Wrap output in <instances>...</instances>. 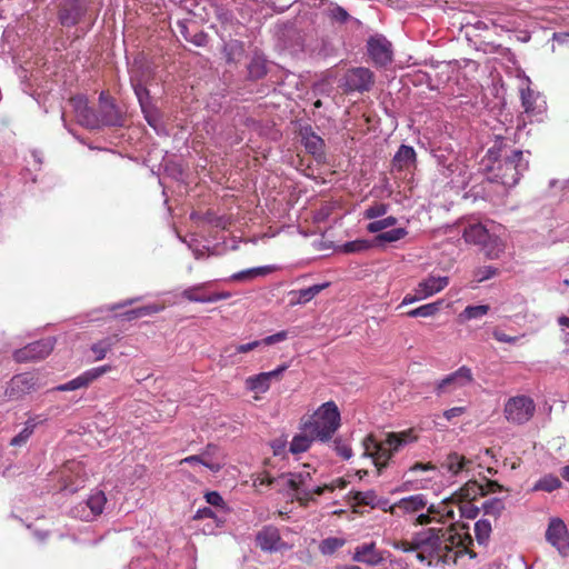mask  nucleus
I'll return each instance as SVG.
<instances>
[{
  "label": "nucleus",
  "mask_w": 569,
  "mask_h": 569,
  "mask_svg": "<svg viewBox=\"0 0 569 569\" xmlns=\"http://www.w3.org/2000/svg\"><path fill=\"white\" fill-rule=\"evenodd\" d=\"M471 545V536L460 532L452 523L446 528H428L415 533L416 557L428 566L457 565L465 556L473 559L476 553L470 549Z\"/></svg>",
  "instance_id": "1"
},
{
  "label": "nucleus",
  "mask_w": 569,
  "mask_h": 569,
  "mask_svg": "<svg viewBox=\"0 0 569 569\" xmlns=\"http://www.w3.org/2000/svg\"><path fill=\"white\" fill-rule=\"evenodd\" d=\"M415 439V437H411L410 431L388 433L387 438L382 441H377L373 436L369 435L362 440L363 457L371 458L373 465L380 471L396 452Z\"/></svg>",
  "instance_id": "2"
},
{
  "label": "nucleus",
  "mask_w": 569,
  "mask_h": 569,
  "mask_svg": "<svg viewBox=\"0 0 569 569\" xmlns=\"http://www.w3.org/2000/svg\"><path fill=\"white\" fill-rule=\"evenodd\" d=\"M340 411L333 401L322 403L302 423V430L321 442L329 441L340 427Z\"/></svg>",
  "instance_id": "3"
},
{
  "label": "nucleus",
  "mask_w": 569,
  "mask_h": 569,
  "mask_svg": "<svg viewBox=\"0 0 569 569\" xmlns=\"http://www.w3.org/2000/svg\"><path fill=\"white\" fill-rule=\"evenodd\" d=\"M528 167L529 162L523 158L521 150L500 149L499 160L492 168L490 179L507 188H511L519 182Z\"/></svg>",
  "instance_id": "4"
},
{
  "label": "nucleus",
  "mask_w": 569,
  "mask_h": 569,
  "mask_svg": "<svg viewBox=\"0 0 569 569\" xmlns=\"http://www.w3.org/2000/svg\"><path fill=\"white\" fill-rule=\"evenodd\" d=\"M288 487L295 491L297 499L309 500L315 495L321 496L325 490H333L332 486H311V471L309 466L298 472L288 473L286 477Z\"/></svg>",
  "instance_id": "5"
},
{
  "label": "nucleus",
  "mask_w": 569,
  "mask_h": 569,
  "mask_svg": "<svg viewBox=\"0 0 569 569\" xmlns=\"http://www.w3.org/2000/svg\"><path fill=\"white\" fill-rule=\"evenodd\" d=\"M536 411V405L530 397L516 396L507 400L503 408L505 418L516 425L528 422Z\"/></svg>",
  "instance_id": "6"
},
{
  "label": "nucleus",
  "mask_w": 569,
  "mask_h": 569,
  "mask_svg": "<svg viewBox=\"0 0 569 569\" xmlns=\"http://www.w3.org/2000/svg\"><path fill=\"white\" fill-rule=\"evenodd\" d=\"M106 503L107 497L104 492L97 490L93 491L87 500L80 501L73 506L70 513L74 518L92 521L103 512Z\"/></svg>",
  "instance_id": "7"
},
{
  "label": "nucleus",
  "mask_w": 569,
  "mask_h": 569,
  "mask_svg": "<svg viewBox=\"0 0 569 569\" xmlns=\"http://www.w3.org/2000/svg\"><path fill=\"white\" fill-rule=\"evenodd\" d=\"M473 380L470 368L462 366L455 372L446 376L435 383V392L438 397L452 393L456 390L470 385Z\"/></svg>",
  "instance_id": "8"
},
{
  "label": "nucleus",
  "mask_w": 569,
  "mask_h": 569,
  "mask_svg": "<svg viewBox=\"0 0 569 569\" xmlns=\"http://www.w3.org/2000/svg\"><path fill=\"white\" fill-rule=\"evenodd\" d=\"M375 83V74L371 70L363 67L349 69L343 76V88L346 92H366Z\"/></svg>",
  "instance_id": "9"
},
{
  "label": "nucleus",
  "mask_w": 569,
  "mask_h": 569,
  "mask_svg": "<svg viewBox=\"0 0 569 569\" xmlns=\"http://www.w3.org/2000/svg\"><path fill=\"white\" fill-rule=\"evenodd\" d=\"M367 51L377 67H386L392 61V44L382 34H376L368 39Z\"/></svg>",
  "instance_id": "10"
},
{
  "label": "nucleus",
  "mask_w": 569,
  "mask_h": 569,
  "mask_svg": "<svg viewBox=\"0 0 569 569\" xmlns=\"http://www.w3.org/2000/svg\"><path fill=\"white\" fill-rule=\"evenodd\" d=\"M89 8V0H62L58 19L63 27H73L80 22Z\"/></svg>",
  "instance_id": "11"
},
{
  "label": "nucleus",
  "mask_w": 569,
  "mask_h": 569,
  "mask_svg": "<svg viewBox=\"0 0 569 569\" xmlns=\"http://www.w3.org/2000/svg\"><path fill=\"white\" fill-rule=\"evenodd\" d=\"M546 540L555 547L561 556L569 552V532L566 523L558 517L550 518Z\"/></svg>",
  "instance_id": "12"
},
{
  "label": "nucleus",
  "mask_w": 569,
  "mask_h": 569,
  "mask_svg": "<svg viewBox=\"0 0 569 569\" xmlns=\"http://www.w3.org/2000/svg\"><path fill=\"white\" fill-rule=\"evenodd\" d=\"M54 339L46 338L16 350L13 357L18 362L40 360L50 355L53 350Z\"/></svg>",
  "instance_id": "13"
},
{
  "label": "nucleus",
  "mask_w": 569,
  "mask_h": 569,
  "mask_svg": "<svg viewBox=\"0 0 569 569\" xmlns=\"http://www.w3.org/2000/svg\"><path fill=\"white\" fill-rule=\"evenodd\" d=\"M99 101L98 128L102 126L122 127L124 124L123 116L113 101L104 92L100 93Z\"/></svg>",
  "instance_id": "14"
},
{
  "label": "nucleus",
  "mask_w": 569,
  "mask_h": 569,
  "mask_svg": "<svg viewBox=\"0 0 569 569\" xmlns=\"http://www.w3.org/2000/svg\"><path fill=\"white\" fill-rule=\"evenodd\" d=\"M70 104L76 113L77 121L82 127L98 129V113L89 107L86 97H73L70 99Z\"/></svg>",
  "instance_id": "15"
},
{
  "label": "nucleus",
  "mask_w": 569,
  "mask_h": 569,
  "mask_svg": "<svg viewBox=\"0 0 569 569\" xmlns=\"http://www.w3.org/2000/svg\"><path fill=\"white\" fill-rule=\"evenodd\" d=\"M36 389V379L31 373H21L14 376L7 389L6 397L9 400H19L23 398L26 395L30 393Z\"/></svg>",
  "instance_id": "16"
},
{
  "label": "nucleus",
  "mask_w": 569,
  "mask_h": 569,
  "mask_svg": "<svg viewBox=\"0 0 569 569\" xmlns=\"http://www.w3.org/2000/svg\"><path fill=\"white\" fill-rule=\"evenodd\" d=\"M112 367L110 365H104L96 368H91L74 379L62 383L57 387L58 391H73L80 388L88 387L92 381L97 380L104 373L111 371Z\"/></svg>",
  "instance_id": "17"
},
{
  "label": "nucleus",
  "mask_w": 569,
  "mask_h": 569,
  "mask_svg": "<svg viewBox=\"0 0 569 569\" xmlns=\"http://www.w3.org/2000/svg\"><path fill=\"white\" fill-rule=\"evenodd\" d=\"M287 365H281L272 371L250 376L244 381L246 388L250 391L264 393L269 390L271 381L273 379H280L281 375L287 370Z\"/></svg>",
  "instance_id": "18"
},
{
  "label": "nucleus",
  "mask_w": 569,
  "mask_h": 569,
  "mask_svg": "<svg viewBox=\"0 0 569 569\" xmlns=\"http://www.w3.org/2000/svg\"><path fill=\"white\" fill-rule=\"evenodd\" d=\"M257 546L267 552H276L287 549V543L281 539L278 528L273 526L263 527L256 537Z\"/></svg>",
  "instance_id": "19"
},
{
  "label": "nucleus",
  "mask_w": 569,
  "mask_h": 569,
  "mask_svg": "<svg viewBox=\"0 0 569 569\" xmlns=\"http://www.w3.org/2000/svg\"><path fill=\"white\" fill-rule=\"evenodd\" d=\"M445 519H455V507L451 503L448 502H441L438 506H430L428 508L427 513H420L416 518V525H427L432 521H442L445 522Z\"/></svg>",
  "instance_id": "20"
},
{
  "label": "nucleus",
  "mask_w": 569,
  "mask_h": 569,
  "mask_svg": "<svg viewBox=\"0 0 569 569\" xmlns=\"http://www.w3.org/2000/svg\"><path fill=\"white\" fill-rule=\"evenodd\" d=\"M449 284V277L429 274L415 287L413 291L419 292L420 298H429L442 291Z\"/></svg>",
  "instance_id": "21"
},
{
  "label": "nucleus",
  "mask_w": 569,
  "mask_h": 569,
  "mask_svg": "<svg viewBox=\"0 0 569 569\" xmlns=\"http://www.w3.org/2000/svg\"><path fill=\"white\" fill-rule=\"evenodd\" d=\"M211 282H202L194 284L192 287H189L184 289L181 292V296L191 302H200V303H212L220 300L229 299L231 297V293L228 291L223 292H214L210 293L208 296H197L196 291L204 290Z\"/></svg>",
  "instance_id": "22"
},
{
  "label": "nucleus",
  "mask_w": 569,
  "mask_h": 569,
  "mask_svg": "<svg viewBox=\"0 0 569 569\" xmlns=\"http://www.w3.org/2000/svg\"><path fill=\"white\" fill-rule=\"evenodd\" d=\"M442 174L449 178L451 183L457 187L466 188L470 182V173L468 167L458 160L448 162L442 169Z\"/></svg>",
  "instance_id": "23"
},
{
  "label": "nucleus",
  "mask_w": 569,
  "mask_h": 569,
  "mask_svg": "<svg viewBox=\"0 0 569 569\" xmlns=\"http://www.w3.org/2000/svg\"><path fill=\"white\" fill-rule=\"evenodd\" d=\"M417 153L415 149L407 144H401L393 156L392 170L410 171L416 168Z\"/></svg>",
  "instance_id": "24"
},
{
  "label": "nucleus",
  "mask_w": 569,
  "mask_h": 569,
  "mask_svg": "<svg viewBox=\"0 0 569 569\" xmlns=\"http://www.w3.org/2000/svg\"><path fill=\"white\" fill-rule=\"evenodd\" d=\"M427 506V499L423 495L418 493L400 499L389 508V512L397 515L398 510L403 513H415L421 511Z\"/></svg>",
  "instance_id": "25"
},
{
  "label": "nucleus",
  "mask_w": 569,
  "mask_h": 569,
  "mask_svg": "<svg viewBox=\"0 0 569 569\" xmlns=\"http://www.w3.org/2000/svg\"><path fill=\"white\" fill-rule=\"evenodd\" d=\"M521 100L525 112L529 116H539L546 110V101L539 93L535 92L530 88L522 90Z\"/></svg>",
  "instance_id": "26"
},
{
  "label": "nucleus",
  "mask_w": 569,
  "mask_h": 569,
  "mask_svg": "<svg viewBox=\"0 0 569 569\" xmlns=\"http://www.w3.org/2000/svg\"><path fill=\"white\" fill-rule=\"evenodd\" d=\"M352 559L358 562H363L370 566H377L382 560V555L377 550L373 542L363 543L355 549Z\"/></svg>",
  "instance_id": "27"
},
{
  "label": "nucleus",
  "mask_w": 569,
  "mask_h": 569,
  "mask_svg": "<svg viewBox=\"0 0 569 569\" xmlns=\"http://www.w3.org/2000/svg\"><path fill=\"white\" fill-rule=\"evenodd\" d=\"M201 465L212 472H218L224 465L219 448L214 445H208L206 449L199 453Z\"/></svg>",
  "instance_id": "28"
},
{
  "label": "nucleus",
  "mask_w": 569,
  "mask_h": 569,
  "mask_svg": "<svg viewBox=\"0 0 569 569\" xmlns=\"http://www.w3.org/2000/svg\"><path fill=\"white\" fill-rule=\"evenodd\" d=\"M47 420L46 417L42 416H31L28 418V420L24 422L23 429L14 436L10 445L13 447H21L27 443L31 435L33 433L36 427Z\"/></svg>",
  "instance_id": "29"
},
{
  "label": "nucleus",
  "mask_w": 569,
  "mask_h": 569,
  "mask_svg": "<svg viewBox=\"0 0 569 569\" xmlns=\"http://www.w3.org/2000/svg\"><path fill=\"white\" fill-rule=\"evenodd\" d=\"M302 143L306 150L317 157L322 156L325 142L316 134L311 128H305L301 130Z\"/></svg>",
  "instance_id": "30"
},
{
  "label": "nucleus",
  "mask_w": 569,
  "mask_h": 569,
  "mask_svg": "<svg viewBox=\"0 0 569 569\" xmlns=\"http://www.w3.org/2000/svg\"><path fill=\"white\" fill-rule=\"evenodd\" d=\"M490 231L481 223H471L463 230V239L468 243L482 246L488 239Z\"/></svg>",
  "instance_id": "31"
},
{
  "label": "nucleus",
  "mask_w": 569,
  "mask_h": 569,
  "mask_svg": "<svg viewBox=\"0 0 569 569\" xmlns=\"http://www.w3.org/2000/svg\"><path fill=\"white\" fill-rule=\"evenodd\" d=\"M329 286L328 282L321 284H313L311 287L293 290L290 292L292 296V305H305L311 301L317 295Z\"/></svg>",
  "instance_id": "32"
},
{
  "label": "nucleus",
  "mask_w": 569,
  "mask_h": 569,
  "mask_svg": "<svg viewBox=\"0 0 569 569\" xmlns=\"http://www.w3.org/2000/svg\"><path fill=\"white\" fill-rule=\"evenodd\" d=\"M274 270H277V267H274V266L254 267V268L246 269V270L233 273L229 278V280H231V281H249L253 278L264 277V276L273 272Z\"/></svg>",
  "instance_id": "33"
},
{
  "label": "nucleus",
  "mask_w": 569,
  "mask_h": 569,
  "mask_svg": "<svg viewBox=\"0 0 569 569\" xmlns=\"http://www.w3.org/2000/svg\"><path fill=\"white\" fill-rule=\"evenodd\" d=\"M481 247L487 258L498 259L503 253L506 244L499 236L489 233Z\"/></svg>",
  "instance_id": "34"
},
{
  "label": "nucleus",
  "mask_w": 569,
  "mask_h": 569,
  "mask_svg": "<svg viewBox=\"0 0 569 569\" xmlns=\"http://www.w3.org/2000/svg\"><path fill=\"white\" fill-rule=\"evenodd\" d=\"M470 460L466 459L463 456H460L456 452L448 455L446 460L442 462L441 468H443L451 476H456L470 465Z\"/></svg>",
  "instance_id": "35"
},
{
  "label": "nucleus",
  "mask_w": 569,
  "mask_h": 569,
  "mask_svg": "<svg viewBox=\"0 0 569 569\" xmlns=\"http://www.w3.org/2000/svg\"><path fill=\"white\" fill-rule=\"evenodd\" d=\"M315 440L316 439L311 437L309 432L302 430V433L296 435L293 437V439L290 442L289 450L292 453H302L310 448L312 441Z\"/></svg>",
  "instance_id": "36"
},
{
  "label": "nucleus",
  "mask_w": 569,
  "mask_h": 569,
  "mask_svg": "<svg viewBox=\"0 0 569 569\" xmlns=\"http://www.w3.org/2000/svg\"><path fill=\"white\" fill-rule=\"evenodd\" d=\"M223 52L227 62H237L244 54L243 44L238 40H230L224 44Z\"/></svg>",
  "instance_id": "37"
},
{
  "label": "nucleus",
  "mask_w": 569,
  "mask_h": 569,
  "mask_svg": "<svg viewBox=\"0 0 569 569\" xmlns=\"http://www.w3.org/2000/svg\"><path fill=\"white\" fill-rule=\"evenodd\" d=\"M489 309L488 305L467 306L459 315V320L463 322L472 319H480L489 312Z\"/></svg>",
  "instance_id": "38"
},
{
  "label": "nucleus",
  "mask_w": 569,
  "mask_h": 569,
  "mask_svg": "<svg viewBox=\"0 0 569 569\" xmlns=\"http://www.w3.org/2000/svg\"><path fill=\"white\" fill-rule=\"evenodd\" d=\"M441 303H442L441 301H436V302H430V303L420 306L416 309L408 311L407 316L410 318L432 317L440 310Z\"/></svg>",
  "instance_id": "39"
},
{
  "label": "nucleus",
  "mask_w": 569,
  "mask_h": 569,
  "mask_svg": "<svg viewBox=\"0 0 569 569\" xmlns=\"http://www.w3.org/2000/svg\"><path fill=\"white\" fill-rule=\"evenodd\" d=\"M114 345L113 338H104L91 346V351L94 355V360L100 361L106 358L107 353L112 349Z\"/></svg>",
  "instance_id": "40"
},
{
  "label": "nucleus",
  "mask_w": 569,
  "mask_h": 569,
  "mask_svg": "<svg viewBox=\"0 0 569 569\" xmlns=\"http://www.w3.org/2000/svg\"><path fill=\"white\" fill-rule=\"evenodd\" d=\"M475 533L476 539L479 545H486L490 533H491V523L489 520L480 519L475 523Z\"/></svg>",
  "instance_id": "41"
},
{
  "label": "nucleus",
  "mask_w": 569,
  "mask_h": 569,
  "mask_svg": "<svg viewBox=\"0 0 569 569\" xmlns=\"http://www.w3.org/2000/svg\"><path fill=\"white\" fill-rule=\"evenodd\" d=\"M483 488L477 481H468L460 490V497L465 500H475L478 496H483Z\"/></svg>",
  "instance_id": "42"
},
{
  "label": "nucleus",
  "mask_w": 569,
  "mask_h": 569,
  "mask_svg": "<svg viewBox=\"0 0 569 569\" xmlns=\"http://www.w3.org/2000/svg\"><path fill=\"white\" fill-rule=\"evenodd\" d=\"M231 349H232L231 345H228L222 349V351L220 353V359H219V363L222 367L238 365L242 361L240 353H238L236 351H231Z\"/></svg>",
  "instance_id": "43"
},
{
  "label": "nucleus",
  "mask_w": 569,
  "mask_h": 569,
  "mask_svg": "<svg viewBox=\"0 0 569 569\" xmlns=\"http://www.w3.org/2000/svg\"><path fill=\"white\" fill-rule=\"evenodd\" d=\"M163 309H164L163 306L152 303V305H148V306H143V307H139L133 310H130L127 312V316H128V319H136V318L144 317V316L158 313V312L162 311Z\"/></svg>",
  "instance_id": "44"
},
{
  "label": "nucleus",
  "mask_w": 569,
  "mask_h": 569,
  "mask_svg": "<svg viewBox=\"0 0 569 569\" xmlns=\"http://www.w3.org/2000/svg\"><path fill=\"white\" fill-rule=\"evenodd\" d=\"M408 234L407 229L405 228H396L389 231L380 232L377 236V240L379 242H396L403 239Z\"/></svg>",
  "instance_id": "45"
},
{
  "label": "nucleus",
  "mask_w": 569,
  "mask_h": 569,
  "mask_svg": "<svg viewBox=\"0 0 569 569\" xmlns=\"http://www.w3.org/2000/svg\"><path fill=\"white\" fill-rule=\"evenodd\" d=\"M482 509L486 515L498 517L505 509V503L500 498H490L482 503Z\"/></svg>",
  "instance_id": "46"
},
{
  "label": "nucleus",
  "mask_w": 569,
  "mask_h": 569,
  "mask_svg": "<svg viewBox=\"0 0 569 569\" xmlns=\"http://www.w3.org/2000/svg\"><path fill=\"white\" fill-rule=\"evenodd\" d=\"M397 218L389 216L380 220H375L367 226L370 233H378L387 228L393 227L397 223Z\"/></svg>",
  "instance_id": "47"
},
{
  "label": "nucleus",
  "mask_w": 569,
  "mask_h": 569,
  "mask_svg": "<svg viewBox=\"0 0 569 569\" xmlns=\"http://www.w3.org/2000/svg\"><path fill=\"white\" fill-rule=\"evenodd\" d=\"M345 541L340 538L330 537L321 541L319 549L323 555H332L343 546Z\"/></svg>",
  "instance_id": "48"
},
{
  "label": "nucleus",
  "mask_w": 569,
  "mask_h": 569,
  "mask_svg": "<svg viewBox=\"0 0 569 569\" xmlns=\"http://www.w3.org/2000/svg\"><path fill=\"white\" fill-rule=\"evenodd\" d=\"M561 486V481L553 476H546L541 478L535 486L536 490L551 492Z\"/></svg>",
  "instance_id": "49"
},
{
  "label": "nucleus",
  "mask_w": 569,
  "mask_h": 569,
  "mask_svg": "<svg viewBox=\"0 0 569 569\" xmlns=\"http://www.w3.org/2000/svg\"><path fill=\"white\" fill-rule=\"evenodd\" d=\"M377 495L373 490L368 491H356L353 493V500L358 505L375 507L377 505Z\"/></svg>",
  "instance_id": "50"
},
{
  "label": "nucleus",
  "mask_w": 569,
  "mask_h": 569,
  "mask_svg": "<svg viewBox=\"0 0 569 569\" xmlns=\"http://www.w3.org/2000/svg\"><path fill=\"white\" fill-rule=\"evenodd\" d=\"M389 211V204L382 202H376L372 206L368 207L363 211V217L366 219H376L383 217Z\"/></svg>",
  "instance_id": "51"
},
{
  "label": "nucleus",
  "mask_w": 569,
  "mask_h": 569,
  "mask_svg": "<svg viewBox=\"0 0 569 569\" xmlns=\"http://www.w3.org/2000/svg\"><path fill=\"white\" fill-rule=\"evenodd\" d=\"M371 247V243L368 240L357 239L353 241H348L342 246V251L346 253H355L362 252L368 250Z\"/></svg>",
  "instance_id": "52"
},
{
  "label": "nucleus",
  "mask_w": 569,
  "mask_h": 569,
  "mask_svg": "<svg viewBox=\"0 0 569 569\" xmlns=\"http://www.w3.org/2000/svg\"><path fill=\"white\" fill-rule=\"evenodd\" d=\"M497 274L498 269L492 266L480 267L473 271V277L477 282H482L485 280L491 279Z\"/></svg>",
  "instance_id": "53"
},
{
  "label": "nucleus",
  "mask_w": 569,
  "mask_h": 569,
  "mask_svg": "<svg viewBox=\"0 0 569 569\" xmlns=\"http://www.w3.org/2000/svg\"><path fill=\"white\" fill-rule=\"evenodd\" d=\"M141 110L148 124L157 129L160 121L158 110L152 106V103L146 104Z\"/></svg>",
  "instance_id": "54"
},
{
  "label": "nucleus",
  "mask_w": 569,
  "mask_h": 569,
  "mask_svg": "<svg viewBox=\"0 0 569 569\" xmlns=\"http://www.w3.org/2000/svg\"><path fill=\"white\" fill-rule=\"evenodd\" d=\"M248 71L250 77L253 79H260L267 73L266 64L259 58L252 59L248 67Z\"/></svg>",
  "instance_id": "55"
},
{
  "label": "nucleus",
  "mask_w": 569,
  "mask_h": 569,
  "mask_svg": "<svg viewBox=\"0 0 569 569\" xmlns=\"http://www.w3.org/2000/svg\"><path fill=\"white\" fill-rule=\"evenodd\" d=\"M193 518L194 519H206V518L213 519L217 527H222L224 523V521L221 518L217 517V515L213 512V510L209 507L198 509Z\"/></svg>",
  "instance_id": "56"
},
{
  "label": "nucleus",
  "mask_w": 569,
  "mask_h": 569,
  "mask_svg": "<svg viewBox=\"0 0 569 569\" xmlns=\"http://www.w3.org/2000/svg\"><path fill=\"white\" fill-rule=\"evenodd\" d=\"M134 93L139 101L141 108H144L146 104L151 103L149 91L141 83H132Z\"/></svg>",
  "instance_id": "57"
},
{
  "label": "nucleus",
  "mask_w": 569,
  "mask_h": 569,
  "mask_svg": "<svg viewBox=\"0 0 569 569\" xmlns=\"http://www.w3.org/2000/svg\"><path fill=\"white\" fill-rule=\"evenodd\" d=\"M288 336H289V332L287 330H282L274 335L267 336L266 338L258 340V342H260V347L261 346H271V345H276V343L284 341L286 339H288Z\"/></svg>",
  "instance_id": "58"
},
{
  "label": "nucleus",
  "mask_w": 569,
  "mask_h": 569,
  "mask_svg": "<svg viewBox=\"0 0 569 569\" xmlns=\"http://www.w3.org/2000/svg\"><path fill=\"white\" fill-rule=\"evenodd\" d=\"M458 510L460 516L467 519H475L479 513V508L470 503L469 500H467L466 503L460 505Z\"/></svg>",
  "instance_id": "59"
},
{
  "label": "nucleus",
  "mask_w": 569,
  "mask_h": 569,
  "mask_svg": "<svg viewBox=\"0 0 569 569\" xmlns=\"http://www.w3.org/2000/svg\"><path fill=\"white\" fill-rule=\"evenodd\" d=\"M329 17L338 22H346L349 19V13L340 6H335L329 9Z\"/></svg>",
  "instance_id": "60"
},
{
  "label": "nucleus",
  "mask_w": 569,
  "mask_h": 569,
  "mask_svg": "<svg viewBox=\"0 0 569 569\" xmlns=\"http://www.w3.org/2000/svg\"><path fill=\"white\" fill-rule=\"evenodd\" d=\"M231 346H232L231 351H236V352L240 353V356H241L243 353L253 351L254 349L259 348L260 342H258V340H254V341H250L247 343H240V345L231 343Z\"/></svg>",
  "instance_id": "61"
},
{
  "label": "nucleus",
  "mask_w": 569,
  "mask_h": 569,
  "mask_svg": "<svg viewBox=\"0 0 569 569\" xmlns=\"http://www.w3.org/2000/svg\"><path fill=\"white\" fill-rule=\"evenodd\" d=\"M335 450L341 458L348 460L352 457V449L347 443H343L340 439L335 440Z\"/></svg>",
  "instance_id": "62"
},
{
  "label": "nucleus",
  "mask_w": 569,
  "mask_h": 569,
  "mask_svg": "<svg viewBox=\"0 0 569 569\" xmlns=\"http://www.w3.org/2000/svg\"><path fill=\"white\" fill-rule=\"evenodd\" d=\"M390 545L395 549L401 550L403 552L417 551V548H415V537L410 542L405 540H393L390 542Z\"/></svg>",
  "instance_id": "63"
},
{
  "label": "nucleus",
  "mask_w": 569,
  "mask_h": 569,
  "mask_svg": "<svg viewBox=\"0 0 569 569\" xmlns=\"http://www.w3.org/2000/svg\"><path fill=\"white\" fill-rule=\"evenodd\" d=\"M492 336L497 341L505 343H516L519 340V337L508 336L507 333L499 329H495Z\"/></svg>",
  "instance_id": "64"
}]
</instances>
